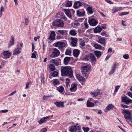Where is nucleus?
Returning a JSON list of instances; mask_svg holds the SVG:
<instances>
[{"instance_id": "2f4dec72", "label": "nucleus", "mask_w": 132, "mask_h": 132, "mask_svg": "<svg viewBox=\"0 0 132 132\" xmlns=\"http://www.w3.org/2000/svg\"><path fill=\"white\" fill-rule=\"evenodd\" d=\"M121 7H116L112 9V13H114L116 12L121 10Z\"/></svg>"}, {"instance_id": "473e14b6", "label": "nucleus", "mask_w": 132, "mask_h": 132, "mask_svg": "<svg viewBox=\"0 0 132 132\" xmlns=\"http://www.w3.org/2000/svg\"><path fill=\"white\" fill-rule=\"evenodd\" d=\"M90 94L93 95V97H96L97 96L98 94H100V93L99 92H91Z\"/></svg>"}, {"instance_id": "b1692460", "label": "nucleus", "mask_w": 132, "mask_h": 132, "mask_svg": "<svg viewBox=\"0 0 132 132\" xmlns=\"http://www.w3.org/2000/svg\"><path fill=\"white\" fill-rule=\"evenodd\" d=\"M102 30V28L101 27H97L94 29V31L95 33H97L101 32Z\"/></svg>"}, {"instance_id": "6e6d98bb", "label": "nucleus", "mask_w": 132, "mask_h": 132, "mask_svg": "<svg viewBox=\"0 0 132 132\" xmlns=\"http://www.w3.org/2000/svg\"><path fill=\"white\" fill-rule=\"evenodd\" d=\"M128 95L131 98L132 97V93L131 92H129L128 93Z\"/></svg>"}, {"instance_id": "9b49d317", "label": "nucleus", "mask_w": 132, "mask_h": 132, "mask_svg": "<svg viewBox=\"0 0 132 132\" xmlns=\"http://www.w3.org/2000/svg\"><path fill=\"white\" fill-rule=\"evenodd\" d=\"M77 14L79 17L84 16L85 15V12L84 10L81 11L78 10L77 11Z\"/></svg>"}, {"instance_id": "393cba45", "label": "nucleus", "mask_w": 132, "mask_h": 132, "mask_svg": "<svg viewBox=\"0 0 132 132\" xmlns=\"http://www.w3.org/2000/svg\"><path fill=\"white\" fill-rule=\"evenodd\" d=\"M90 59L93 62L96 61V57L93 54L91 53L89 56Z\"/></svg>"}, {"instance_id": "39448f33", "label": "nucleus", "mask_w": 132, "mask_h": 132, "mask_svg": "<svg viewBox=\"0 0 132 132\" xmlns=\"http://www.w3.org/2000/svg\"><path fill=\"white\" fill-rule=\"evenodd\" d=\"M86 1H84V2L82 1L81 2L76 1L74 3L73 7L75 9H78L80 6L85 5H86Z\"/></svg>"}, {"instance_id": "13d9d810", "label": "nucleus", "mask_w": 132, "mask_h": 132, "mask_svg": "<svg viewBox=\"0 0 132 132\" xmlns=\"http://www.w3.org/2000/svg\"><path fill=\"white\" fill-rule=\"evenodd\" d=\"M121 106L123 108H126L128 107V106L125 105L123 104H121Z\"/></svg>"}, {"instance_id": "7ed1b4c3", "label": "nucleus", "mask_w": 132, "mask_h": 132, "mask_svg": "<svg viewBox=\"0 0 132 132\" xmlns=\"http://www.w3.org/2000/svg\"><path fill=\"white\" fill-rule=\"evenodd\" d=\"M122 113H123L124 117L126 120H132V116L131 115V113L130 112L124 109L122 111Z\"/></svg>"}, {"instance_id": "a19ab883", "label": "nucleus", "mask_w": 132, "mask_h": 132, "mask_svg": "<svg viewBox=\"0 0 132 132\" xmlns=\"http://www.w3.org/2000/svg\"><path fill=\"white\" fill-rule=\"evenodd\" d=\"M59 82L57 79H55L53 82V84L55 86L56 85L59 84Z\"/></svg>"}, {"instance_id": "052dcab7", "label": "nucleus", "mask_w": 132, "mask_h": 132, "mask_svg": "<svg viewBox=\"0 0 132 132\" xmlns=\"http://www.w3.org/2000/svg\"><path fill=\"white\" fill-rule=\"evenodd\" d=\"M8 111V110H2L1 112L3 113H5L7 112Z\"/></svg>"}, {"instance_id": "c85d7f7f", "label": "nucleus", "mask_w": 132, "mask_h": 132, "mask_svg": "<svg viewBox=\"0 0 132 132\" xmlns=\"http://www.w3.org/2000/svg\"><path fill=\"white\" fill-rule=\"evenodd\" d=\"M69 34L71 36H74L77 34L76 30L75 29H72L69 31Z\"/></svg>"}, {"instance_id": "aec40b11", "label": "nucleus", "mask_w": 132, "mask_h": 132, "mask_svg": "<svg viewBox=\"0 0 132 132\" xmlns=\"http://www.w3.org/2000/svg\"><path fill=\"white\" fill-rule=\"evenodd\" d=\"M117 64L116 63L114 64L112 69L111 70L110 72L109 73V74L111 75L115 71V68L117 66Z\"/></svg>"}, {"instance_id": "09e8293b", "label": "nucleus", "mask_w": 132, "mask_h": 132, "mask_svg": "<svg viewBox=\"0 0 132 132\" xmlns=\"http://www.w3.org/2000/svg\"><path fill=\"white\" fill-rule=\"evenodd\" d=\"M84 25L85 28L86 29H87L88 28V24L86 22H85L84 23Z\"/></svg>"}, {"instance_id": "e2e57ef3", "label": "nucleus", "mask_w": 132, "mask_h": 132, "mask_svg": "<svg viewBox=\"0 0 132 132\" xmlns=\"http://www.w3.org/2000/svg\"><path fill=\"white\" fill-rule=\"evenodd\" d=\"M106 1L110 4H113V3L110 0H105Z\"/></svg>"}, {"instance_id": "4468645a", "label": "nucleus", "mask_w": 132, "mask_h": 132, "mask_svg": "<svg viewBox=\"0 0 132 132\" xmlns=\"http://www.w3.org/2000/svg\"><path fill=\"white\" fill-rule=\"evenodd\" d=\"M55 33L54 31H52L49 37V39L52 40H54L55 39Z\"/></svg>"}, {"instance_id": "ddd939ff", "label": "nucleus", "mask_w": 132, "mask_h": 132, "mask_svg": "<svg viewBox=\"0 0 132 132\" xmlns=\"http://www.w3.org/2000/svg\"><path fill=\"white\" fill-rule=\"evenodd\" d=\"M97 42L99 43L102 44L103 46H105V45L106 41L104 38H100Z\"/></svg>"}, {"instance_id": "a211bd4d", "label": "nucleus", "mask_w": 132, "mask_h": 132, "mask_svg": "<svg viewBox=\"0 0 132 132\" xmlns=\"http://www.w3.org/2000/svg\"><path fill=\"white\" fill-rule=\"evenodd\" d=\"M49 117L50 116L44 117L40 119L39 121H38V122L39 124H41L45 122L46 121V119L49 118Z\"/></svg>"}, {"instance_id": "412c9836", "label": "nucleus", "mask_w": 132, "mask_h": 132, "mask_svg": "<svg viewBox=\"0 0 132 132\" xmlns=\"http://www.w3.org/2000/svg\"><path fill=\"white\" fill-rule=\"evenodd\" d=\"M54 104L58 107H59L61 106L62 107H63L64 106V102H56L54 103Z\"/></svg>"}, {"instance_id": "2eb2a0df", "label": "nucleus", "mask_w": 132, "mask_h": 132, "mask_svg": "<svg viewBox=\"0 0 132 132\" xmlns=\"http://www.w3.org/2000/svg\"><path fill=\"white\" fill-rule=\"evenodd\" d=\"M77 85L74 84L71 85V87L69 89L70 91L72 92L75 91L77 89Z\"/></svg>"}, {"instance_id": "5701e85b", "label": "nucleus", "mask_w": 132, "mask_h": 132, "mask_svg": "<svg viewBox=\"0 0 132 132\" xmlns=\"http://www.w3.org/2000/svg\"><path fill=\"white\" fill-rule=\"evenodd\" d=\"M21 48L19 47L17 48L14 51L13 54L14 55H15L19 54L21 52Z\"/></svg>"}, {"instance_id": "a878e982", "label": "nucleus", "mask_w": 132, "mask_h": 132, "mask_svg": "<svg viewBox=\"0 0 132 132\" xmlns=\"http://www.w3.org/2000/svg\"><path fill=\"white\" fill-rule=\"evenodd\" d=\"M64 12L70 18H71V16L70 13V12L69 10L64 9Z\"/></svg>"}, {"instance_id": "864d4df0", "label": "nucleus", "mask_w": 132, "mask_h": 132, "mask_svg": "<svg viewBox=\"0 0 132 132\" xmlns=\"http://www.w3.org/2000/svg\"><path fill=\"white\" fill-rule=\"evenodd\" d=\"M120 87V86H116L115 88V90L114 92H117Z\"/></svg>"}, {"instance_id": "f03ea898", "label": "nucleus", "mask_w": 132, "mask_h": 132, "mask_svg": "<svg viewBox=\"0 0 132 132\" xmlns=\"http://www.w3.org/2000/svg\"><path fill=\"white\" fill-rule=\"evenodd\" d=\"M82 71L83 76L87 78L88 76V72L90 70V67L89 66H84L81 67Z\"/></svg>"}, {"instance_id": "4be33fe9", "label": "nucleus", "mask_w": 132, "mask_h": 132, "mask_svg": "<svg viewBox=\"0 0 132 132\" xmlns=\"http://www.w3.org/2000/svg\"><path fill=\"white\" fill-rule=\"evenodd\" d=\"M76 76L77 78L79 81H85V79L83 77L80 76L79 75H77Z\"/></svg>"}, {"instance_id": "37998d69", "label": "nucleus", "mask_w": 132, "mask_h": 132, "mask_svg": "<svg viewBox=\"0 0 132 132\" xmlns=\"http://www.w3.org/2000/svg\"><path fill=\"white\" fill-rule=\"evenodd\" d=\"M82 128L84 132H88L89 130V128L88 127L86 128L84 127H83Z\"/></svg>"}, {"instance_id": "bf43d9fd", "label": "nucleus", "mask_w": 132, "mask_h": 132, "mask_svg": "<svg viewBox=\"0 0 132 132\" xmlns=\"http://www.w3.org/2000/svg\"><path fill=\"white\" fill-rule=\"evenodd\" d=\"M13 1L14 2L15 5L16 6L18 5V0H13Z\"/></svg>"}, {"instance_id": "6ab92c4d", "label": "nucleus", "mask_w": 132, "mask_h": 132, "mask_svg": "<svg viewBox=\"0 0 132 132\" xmlns=\"http://www.w3.org/2000/svg\"><path fill=\"white\" fill-rule=\"evenodd\" d=\"M14 43V37L13 36H12L11 37V39L10 41L9 44V48L11 46L13 45Z\"/></svg>"}, {"instance_id": "603ef678", "label": "nucleus", "mask_w": 132, "mask_h": 132, "mask_svg": "<svg viewBox=\"0 0 132 132\" xmlns=\"http://www.w3.org/2000/svg\"><path fill=\"white\" fill-rule=\"evenodd\" d=\"M58 32H59L62 35H63L64 33V30H58Z\"/></svg>"}, {"instance_id": "4c0bfd02", "label": "nucleus", "mask_w": 132, "mask_h": 132, "mask_svg": "<svg viewBox=\"0 0 132 132\" xmlns=\"http://www.w3.org/2000/svg\"><path fill=\"white\" fill-rule=\"evenodd\" d=\"M71 52L69 49H67L66 50L65 52V54L66 55H71Z\"/></svg>"}, {"instance_id": "de8ad7c7", "label": "nucleus", "mask_w": 132, "mask_h": 132, "mask_svg": "<svg viewBox=\"0 0 132 132\" xmlns=\"http://www.w3.org/2000/svg\"><path fill=\"white\" fill-rule=\"evenodd\" d=\"M29 19L27 18H26L25 19V23L26 25H28V23H29Z\"/></svg>"}, {"instance_id": "f704fd0d", "label": "nucleus", "mask_w": 132, "mask_h": 132, "mask_svg": "<svg viewBox=\"0 0 132 132\" xmlns=\"http://www.w3.org/2000/svg\"><path fill=\"white\" fill-rule=\"evenodd\" d=\"M72 2L69 1L67 2L65 6L66 7H70L72 6Z\"/></svg>"}, {"instance_id": "1a4fd4ad", "label": "nucleus", "mask_w": 132, "mask_h": 132, "mask_svg": "<svg viewBox=\"0 0 132 132\" xmlns=\"http://www.w3.org/2000/svg\"><path fill=\"white\" fill-rule=\"evenodd\" d=\"M2 54L5 58L10 57L11 55V53L8 51H3Z\"/></svg>"}, {"instance_id": "dca6fc26", "label": "nucleus", "mask_w": 132, "mask_h": 132, "mask_svg": "<svg viewBox=\"0 0 132 132\" xmlns=\"http://www.w3.org/2000/svg\"><path fill=\"white\" fill-rule=\"evenodd\" d=\"M80 53V51L78 49H75L73 51V54L74 56L77 57Z\"/></svg>"}, {"instance_id": "680f3d73", "label": "nucleus", "mask_w": 132, "mask_h": 132, "mask_svg": "<svg viewBox=\"0 0 132 132\" xmlns=\"http://www.w3.org/2000/svg\"><path fill=\"white\" fill-rule=\"evenodd\" d=\"M131 120H129V119H128V120H127V122H128V123L129 124L131 125L132 123Z\"/></svg>"}, {"instance_id": "774afa93", "label": "nucleus", "mask_w": 132, "mask_h": 132, "mask_svg": "<svg viewBox=\"0 0 132 132\" xmlns=\"http://www.w3.org/2000/svg\"><path fill=\"white\" fill-rule=\"evenodd\" d=\"M16 92V91H14L13 92H12V93H11L9 95V96H11V95H13V94H15V93Z\"/></svg>"}, {"instance_id": "a18cd8bd", "label": "nucleus", "mask_w": 132, "mask_h": 132, "mask_svg": "<svg viewBox=\"0 0 132 132\" xmlns=\"http://www.w3.org/2000/svg\"><path fill=\"white\" fill-rule=\"evenodd\" d=\"M66 81L65 82V84H66V86H68L69 85L70 82V79L68 78H67L66 79Z\"/></svg>"}, {"instance_id": "c756f323", "label": "nucleus", "mask_w": 132, "mask_h": 132, "mask_svg": "<svg viewBox=\"0 0 132 132\" xmlns=\"http://www.w3.org/2000/svg\"><path fill=\"white\" fill-rule=\"evenodd\" d=\"M94 53L97 57H99L101 55L102 53L101 52L98 51H95Z\"/></svg>"}, {"instance_id": "6e6552de", "label": "nucleus", "mask_w": 132, "mask_h": 132, "mask_svg": "<svg viewBox=\"0 0 132 132\" xmlns=\"http://www.w3.org/2000/svg\"><path fill=\"white\" fill-rule=\"evenodd\" d=\"M122 101L126 104H128L132 103V100L129 99L127 96L123 97L122 98Z\"/></svg>"}, {"instance_id": "423d86ee", "label": "nucleus", "mask_w": 132, "mask_h": 132, "mask_svg": "<svg viewBox=\"0 0 132 132\" xmlns=\"http://www.w3.org/2000/svg\"><path fill=\"white\" fill-rule=\"evenodd\" d=\"M54 45L55 47H59V49H62L65 46V44L63 42H57L54 44Z\"/></svg>"}, {"instance_id": "3c124183", "label": "nucleus", "mask_w": 132, "mask_h": 132, "mask_svg": "<svg viewBox=\"0 0 132 132\" xmlns=\"http://www.w3.org/2000/svg\"><path fill=\"white\" fill-rule=\"evenodd\" d=\"M47 131V129L45 128H42L40 130V132H46Z\"/></svg>"}, {"instance_id": "cd10ccee", "label": "nucleus", "mask_w": 132, "mask_h": 132, "mask_svg": "<svg viewBox=\"0 0 132 132\" xmlns=\"http://www.w3.org/2000/svg\"><path fill=\"white\" fill-rule=\"evenodd\" d=\"M86 104L87 106L88 107H92L94 106V103L90 102L88 100L87 101Z\"/></svg>"}, {"instance_id": "9d476101", "label": "nucleus", "mask_w": 132, "mask_h": 132, "mask_svg": "<svg viewBox=\"0 0 132 132\" xmlns=\"http://www.w3.org/2000/svg\"><path fill=\"white\" fill-rule=\"evenodd\" d=\"M89 24L92 26H96L98 23V22L94 19H91L88 20Z\"/></svg>"}, {"instance_id": "e433bc0d", "label": "nucleus", "mask_w": 132, "mask_h": 132, "mask_svg": "<svg viewBox=\"0 0 132 132\" xmlns=\"http://www.w3.org/2000/svg\"><path fill=\"white\" fill-rule=\"evenodd\" d=\"M57 90L61 93L63 92L64 89L63 87L62 86H60L57 88Z\"/></svg>"}, {"instance_id": "f8f14e48", "label": "nucleus", "mask_w": 132, "mask_h": 132, "mask_svg": "<svg viewBox=\"0 0 132 132\" xmlns=\"http://www.w3.org/2000/svg\"><path fill=\"white\" fill-rule=\"evenodd\" d=\"M70 39L71 40V44L73 47L75 46L77 42V39L76 38L71 37Z\"/></svg>"}, {"instance_id": "bb28decb", "label": "nucleus", "mask_w": 132, "mask_h": 132, "mask_svg": "<svg viewBox=\"0 0 132 132\" xmlns=\"http://www.w3.org/2000/svg\"><path fill=\"white\" fill-rule=\"evenodd\" d=\"M70 60V57H65L64 59V64L66 65L68 64V62Z\"/></svg>"}, {"instance_id": "58836bf2", "label": "nucleus", "mask_w": 132, "mask_h": 132, "mask_svg": "<svg viewBox=\"0 0 132 132\" xmlns=\"http://www.w3.org/2000/svg\"><path fill=\"white\" fill-rule=\"evenodd\" d=\"M50 69L52 70L53 71L55 69V66L53 64H50L49 66Z\"/></svg>"}, {"instance_id": "8fccbe9b", "label": "nucleus", "mask_w": 132, "mask_h": 132, "mask_svg": "<svg viewBox=\"0 0 132 132\" xmlns=\"http://www.w3.org/2000/svg\"><path fill=\"white\" fill-rule=\"evenodd\" d=\"M4 11V8L3 6H1V7L0 10V15L1 16L2 15V12Z\"/></svg>"}, {"instance_id": "69168bd1", "label": "nucleus", "mask_w": 132, "mask_h": 132, "mask_svg": "<svg viewBox=\"0 0 132 132\" xmlns=\"http://www.w3.org/2000/svg\"><path fill=\"white\" fill-rule=\"evenodd\" d=\"M80 24V23L78 22H75L74 23V25L75 26H79Z\"/></svg>"}, {"instance_id": "c9c22d12", "label": "nucleus", "mask_w": 132, "mask_h": 132, "mask_svg": "<svg viewBox=\"0 0 132 132\" xmlns=\"http://www.w3.org/2000/svg\"><path fill=\"white\" fill-rule=\"evenodd\" d=\"M94 46L95 48L96 49H100L101 47H102V46L97 44H94Z\"/></svg>"}, {"instance_id": "f257e3e1", "label": "nucleus", "mask_w": 132, "mask_h": 132, "mask_svg": "<svg viewBox=\"0 0 132 132\" xmlns=\"http://www.w3.org/2000/svg\"><path fill=\"white\" fill-rule=\"evenodd\" d=\"M62 76H66L70 77H72L73 76L72 71L70 67H65L61 70Z\"/></svg>"}, {"instance_id": "20e7f679", "label": "nucleus", "mask_w": 132, "mask_h": 132, "mask_svg": "<svg viewBox=\"0 0 132 132\" xmlns=\"http://www.w3.org/2000/svg\"><path fill=\"white\" fill-rule=\"evenodd\" d=\"M53 25L54 26L62 27L64 26V23L62 20L57 19L55 20L53 22Z\"/></svg>"}, {"instance_id": "0eeeda50", "label": "nucleus", "mask_w": 132, "mask_h": 132, "mask_svg": "<svg viewBox=\"0 0 132 132\" xmlns=\"http://www.w3.org/2000/svg\"><path fill=\"white\" fill-rule=\"evenodd\" d=\"M60 54L59 51L57 49L54 48L53 49L52 54L50 55L51 57L53 58L59 56Z\"/></svg>"}, {"instance_id": "49530a36", "label": "nucleus", "mask_w": 132, "mask_h": 132, "mask_svg": "<svg viewBox=\"0 0 132 132\" xmlns=\"http://www.w3.org/2000/svg\"><path fill=\"white\" fill-rule=\"evenodd\" d=\"M51 96V95H49L47 96H44L43 98V100H47V99L48 97H50Z\"/></svg>"}, {"instance_id": "ea45409f", "label": "nucleus", "mask_w": 132, "mask_h": 132, "mask_svg": "<svg viewBox=\"0 0 132 132\" xmlns=\"http://www.w3.org/2000/svg\"><path fill=\"white\" fill-rule=\"evenodd\" d=\"M58 72L56 71H54L52 73V76L54 77H55L57 76L58 75Z\"/></svg>"}, {"instance_id": "f3484780", "label": "nucleus", "mask_w": 132, "mask_h": 132, "mask_svg": "<svg viewBox=\"0 0 132 132\" xmlns=\"http://www.w3.org/2000/svg\"><path fill=\"white\" fill-rule=\"evenodd\" d=\"M114 107V105L112 104H110L107 106L105 110V112H107L108 111L112 109Z\"/></svg>"}, {"instance_id": "7c9ffc66", "label": "nucleus", "mask_w": 132, "mask_h": 132, "mask_svg": "<svg viewBox=\"0 0 132 132\" xmlns=\"http://www.w3.org/2000/svg\"><path fill=\"white\" fill-rule=\"evenodd\" d=\"M87 11L89 14H91L93 13L92 7L89 6L86 9Z\"/></svg>"}, {"instance_id": "79ce46f5", "label": "nucleus", "mask_w": 132, "mask_h": 132, "mask_svg": "<svg viewBox=\"0 0 132 132\" xmlns=\"http://www.w3.org/2000/svg\"><path fill=\"white\" fill-rule=\"evenodd\" d=\"M37 53V52L34 51V52L32 53V54L31 57L32 58H36V54Z\"/></svg>"}, {"instance_id": "c03bdc74", "label": "nucleus", "mask_w": 132, "mask_h": 132, "mask_svg": "<svg viewBox=\"0 0 132 132\" xmlns=\"http://www.w3.org/2000/svg\"><path fill=\"white\" fill-rule=\"evenodd\" d=\"M123 57L126 59H128L129 58V55L128 54H126L123 56Z\"/></svg>"}, {"instance_id": "0e129e2a", "label": "nucleus", "mask_w": 132, "mask_h": 132, "mask_svg": "<svg viewBox=\"0 0 132 132\" xmlns=\"http://www.w3.org/2000/svg\"><path fill=\"white\" fill-rule=\"evenodd\" d=\"M30 84L29 82L27 84H26V88H28L29 87V85Z\"/></svg>"}, {"instance_id": "72a5a7b5", "label": "nucleus", "mask_w": 132, "mask_h": 132, "mask_svg": "<svg viewBox=\"0 0 132 132\" xmlns=\"http://www.w3.org/2000/svg\"><path fill=\"white\" fill-rule=\"evenodd\" d=\"M76 127L75 126L71 127L70 129H69V130L70 131H71V132H73L74 131H76Z\"/></svg>"}, {"instance_id": "4d7b16f0", "label": "nucleus", "mask_w": 132, "mask_h": 132, "mask_svg": "<svg viewBox=\"0 0 132 132\" xmlns=\"http://www.w3.org/2000/svg\"><path fill=\"white\" fill-rule=\"evenodd\" d=\"M55 61H56V59H52L51 61H50V62L51 63H54L55 62Z\"/></svg>"}, {"instance_id": "5fc2aeb1", "label": "nucleus", "mask_w": 132, "mask_h": 132, "mask_svg": "<svg viewBox=\"0 0 132 132\" xmlns=\"http://www.w3.org/2000/svg\"><path fill=\"white\" fill-rule=\"evenodd\" d=\"M54 63L56 66H58L59 64V62L57 61V60H56V61H55Z\"/></svg>"}, {"instance_id": "338daca9", "label": "nucleus", "mask_w": 132, "mask_h": 132, "mask_svg": "<svg viewBox=\"0 0 132 132\" xmlns=\"http://www.w3.org/2000/svg\"><path fill=\"white\" fill-rule=\"evenodd\" d=\"M112 51V49L111 48H109L108 51V53H109V52H111Z\"/></svg>"}]
</instances>
